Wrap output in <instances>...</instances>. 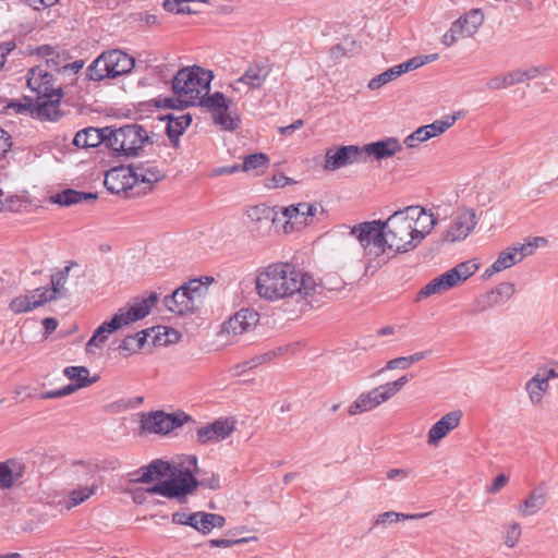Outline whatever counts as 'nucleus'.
<instances>
[{
  "label": "nucleus",
  "instance_id": "nucleus-2",
  "mask_svg": "<svg viewBox=\"0 0 558 558\" xmlns=\"http://www.w3.org/2000/svg\"><path fill=\"white\" fill-rule=\"evenodd\" d=\"M351 235H354L368 258L365 272L371 268L377 269L385 265L391 255L389 240L386 236L384 220H372L357 223L351 228Z\"/></svg>",
  "mask_w": 558,
  "mask_h": 558
},
{
  "label": "nucleus",
  "instance_id": "nucleus-45",
  "mask_svg": "<svg viewBox=\"0 0 558 558\" xmlns=\"http://www.w3.org/2000/svg\"><path fill=\"white\" fill-rule=\"evenodd\" d=\"M457 121L456 116H446L441 120H436L430 124L423 125L425 129L426 135L429 138L438 136L445 133L449 128H451Z\"/></svg>",
  "mask_w": 558,
  "mask_h": 558
},
{
  "label": "nucleus",
  "instance_id": "nucleus-53",
  "mask_svg": "<svg viewBox=\"0 0 558 558\" xmlns=\"http://www.w3.org/2000/svg\"><path fill=\"white\" fill-rule=\"evenodd\" d=\"M427 140H428V137L426 135L425 129L423 126H420L413 133H411L410 135H408L405 137L404 144L409 148H413V147H416L420 143H423Z\"/></svg>",
  "mask_w": 558,
  "mask_h": 558
},
{
  "label": "nucleus",
  "instance_id": "nucleus-5",
  "mask_svg": "<svg viewBox=\"0 0 558 558\" xmlns=\"http://www.w3.org/2000/svg\"><path fill=\"white\" fill-rule=\"evenodd\" d=\"M154 137V132L142 124H125L118 129L112 128L109 147L117 156L136 157L146 145L155 143Z\"/></svg>",
  "mask_w": 558,
  "mask_h": 558
},
{
  "label": "nucleus",
  "instance_id": "nucleus-26",
  "mask_svg": "<svg viewBox=\"0 0 558 558\" xmlns=\"http://www.w3.org/2000/svg\"><path fill=\"white\" fill-rule=\"evenodd\" d=\"M462 412L460 410L451 411L437 421L427 433V444L436 446L439 440L445 438L451 430L460 424Z\"/></svg>",
  "mask_w": 558,
  "mask_h": 558
},
{
  "label": "nucleus",
  "instance_id": "nucleus-43",
  "mask_svg": "<svg viewBox=\"0 0 558 558\" xmlns=\"http://www.w3.org/2000/svg\"><path fill=\"white\" fill-rule=\"evenodd\" d=\"M96 490H97L96 485L78 487V488L72 489L68 494L69 502L66 505V508L71 509L73 507H76V506L83 504L84 501L89 499L93 495H95Z\"/></svg>",
  "mask_w": 558,
  "mask_h": 558
},
{
  "label": "nucleus",
  "instance_id": "nucleus-28",
  "mask_svg": "<svg viewBox=\"0 0 558 558\" xmlns=\"http://www.w3.org/2000/svg\"><path fill=\"white\" fill-rule=\"evenodd\" d=\"M548 488L545 484L537 485L527 497L518 506L517 511L521 517H530L539 512L547 504Z\"/></svg>",
  "mask_w": 558,
  "mask_h": 558
},
{
  "label": "nucleus",
  "instance_id": "nucleus-49",
  "mask_svg": "<svg viewBox=\"0 0 558 558\" xmlns=\"http://www.w3.org/2000/svg\"><path fill=\"white\" fill-rule=\"evenodd\" d=\"M282 218L284 219V233L290 232L293 229V223L299 225V204L290 205L280 209Z\"/></svg>",
  "mask_w": 558,
  "mask_h": 558
},
{
  "label": "nucleus",
  "instance_id": "nucleus-41",
  "mask_svg": "<svg viewBox=\"0 0 558 558\" xmlns=\"http://www.w3.org/2000/svg\"><path fill=\"white\" fill-rule=\"evenodd\" d=\"M155 329H144L135 335L126 336L121 343L119 344V350L126 351L129 353H135L143 348L146 342L147 337L150 332H154Z\"/></svg>",
  "mask_w": 558,
  "mask_h": 558
},
{
  "label": "nucleus",
  "instance_id": "nucleus-32",
  "mask_svg": "<svg viewBox=\"0 0 558 558\" xmlns=\"http://www.w3.org/2000/svg\"><path fill=\"white\" fill-rule=\"evenodd\" d=\"M104 53L113 78L130 72L134 68V59L122 50L113 49Z\"/></svg>",
  "mask_w": 558,
  "mask_h": 558
},
{
  "label": "nucleus",
  "instance_id": "nucleus-13",
  "mask_svg": "<svg viewBox=\"0 0 558 558\" xmlns=\"http://www.w3.org/2000/svg\"><path fill=\"white\" fill-rule=\"evenodd\" d=\"M250 220L251 232L254 236L263 238L269 235L277 217V206L259 204L246 210Z\"/></svg>",
  "mask_w": 558,
  "mask_h": 558
},
{
  "label": "nucleus",
  "instance_id": "nucleus-55",
  "mask_svg": "<svg viewBox=\"0 0 558 558\" xmlns=\"http://www.w3.org/2000/svg\"><path fill=\"white\" fill-rule=\"evenodd\" d=\"M409 381V377L407 375L401 376L395 381L387 383L383 385L384 389L386 390L387 395L391 399L393 396H396L404 385H407Z\"/></svg>",
  "mask_w": 558,
  "mask_h": 558
},
{
  "label": "nucleus",
  "instance_id": "nucleus-64",
  "mask_svg": "<svg viewBox=\"0 0 558 558\" xmlns=\"http://www.w3.org/2000/svg\"><path fill=\"white\" fill-rule=\"evenodd\" d=\"M410 474L408 469H391L386 473L388 480H396L398 477L407 478Z\"/></svg>",
  "mask_w": 558,
  "mask_h": 558
},
{
  "label": "nucleus",
  "instance_id": "nucleus-18",
  "mask_svg": "<svg viewBox=\"0 0 558 558\" xmlns=\"http://www.w3.org/2000/svg\"><path fill=\"white\" fill-rule=\"evenodd\" d=\"M515 292L512 282H501L492 290L481 294L474 301V313H481L497 305H501Z\"/></svg>",
  "mask_w": 558,
  "mask_h": 558
},
{
  "label": "nucleus",
  "instance_id": "nucleus-47",
  "mask_svg": "<svg viewBox=\"0 0 558 558\" xmlns=\"http://www.w3.org/2000/svg\"><path fill=\"white\" fill-rule=\"evenodd\" d=\"M399 76H400L399 70L395 69V66H391L390 69H388V70L384 71L383 73L378 74L377 76L373 77L368 82L367 87L371 90L379 89L381 86L398 78Z\"/></svg>",
  "mask_w": 558,
  "mask_h": 558
},
{
  "label": "nucleus",
  "instance_id": "nucleus-35",
  "mask_svg": "<svg viewBox=\"0 0 558 558\" xmlns=\"http://www.w3.org/2000/svg\"><path fill=\"white\" fill-rule=\"evenodd\" d=\"M407 209H415L414 220V234L418 240V244L425 239V236L432 231L435 227L437 219L434 217L432 213H426V210L421 206H408Z\"/></svg>",
  "mask_w": 558,
  "mask_h": 558
},
{
  "label": "nucleus",
  "instance_id": "nucleus-52",
  "mask_svg": "<svg viewBox=\"0 0 558 558\" xmlns=\"http://www.w3.org/2000/svg\"><path fill=\"white\" fill-rule=\"evenodd\" d=\"M299 216H300V226H306L308 223V219L313 218L317 213V205L311 203H299Z\"/></svg>",
  "mask_w": 558,
  "mask_h": 558
},
{
  "label": "nucleus",
  "instance_id": "nucleus-3",
  "mask_svg": "<svg viewBox=\"0 0 558 558\" xmlns=\"http://www.w3.org/2000/svg\"><path fill=\"white\" fill-rule=\"evenodd\" d=\"M213 77L211 71L199 66L179 70L172 80V89L178 96V101L185 107L199 106L209 95Z\"/></svg>",
  "mask_w": 558,
  "mask_h": 558
},
{
  "label": "nucleus",
  "instance_id": "nucleus-48",
  "mask_svg": "<svg viewBox=\"0 0 558 558\" xmlns=\"http://www.w3.org/2000/svg\"><path fill=\"white\" fill-rule=\"evenodd\" d=\"M269 158L267 155L263 153L252 154L244 158L243 163L241 165L242 171L257 170L259 168H264L268 165Z\"/></svg>",
  "mask_w": 558,
  "mask_h": 558
},
{
  "label": "nucleus",
  "instance_id": "nucleus-9",
  "mask_svg": "<svg viewBox=\"0 0 558 558\" xmlns=\"http://www.w3.org/2000/svg\"><path fill=\"white\" fill-rule=\"evenodd\" d=\"M546 243L547 240L542 236L533 238L526 243H514L499 253L497 259L485 269L483 278L488 279L495 274L512 267L522 262L526 256L533 255L541 244L544 245Z\"/></svg>",
  "mask_w": 558,
  "mask_h": 558
},
{
  "label": "nucleus",
  "instance_id": "nucleus-4",
  "mask_svg": "<svg viewBox=\"0 0 558 558\" xmlns=\"http://www.w3.org/2000/svg\"><path fill=\"white\" fill-rule=\"evenodd\" d=\"M415 213V209H407L405 207L395 211L384 220L386 236L389 240V251H391L392 256L410 252L418 245L413 227Z\"/></svg>",
  "mask_w": 558,
  "mask_h": 558
},
{
  "label": "nucleus",
  "instance_id": "nucleus-51",
  "mask_svg": "<svg viewBox=\"0 0 558 558\" xmlns=\"http://www.w3.org/2000/svg\"><path fill=\"white\" fill-rule=\"evenodd\" d=\"M546 71L547 69L542 66H531L529 69L513 70L517 84L523 83L529 80H534L537 76L544 74Z\"/></svg>",
  "mask_w": 558,
  "mask_h": 558
},
{
  "label": "nucleus",
  "instance_id": "nucleus-63",
  "mask_svg": "<svg viewBox=\"0 0 558 558\" xmlns=\"http://www.w3.org/2000/svg\"><path fill=\"white\" fill-rule=\"evenodd\" d=\"M137 21L144 22L147 26H154L159 23L158 16L151 13H138Z\"/></svg>",
  "mask_w": 558,
  "mask_h": 558
},
{
  "label": "nucleus",
  "instance_id": "nucleus-17",
  "mask_svg": "<svg viewBox=\"0 0 558 558\" xmlns=\"http://www.w3.org/2000/svg\"><path fill=\"white\" fill-rule=\"evenodd\" d=\"M362 157V148L354 145L328 148L325 155L324 168L327 171H335L352 165L353 162L360 160Z\"/></svg>",
  "mask_w": 558,
  "mask_h": 558
},
{
  "label": "nucleus",
  "instance_id": "nucleus-7",
  "mask_svg": "<svg viewBox=\"0 0 558 558\" xmlns=\"http://www.w3.org/2000/svg\"><path fill=\"white\" fill-rule=\"evenodd\" d=\"M480 264L476 259H470L456 265L453 268L439 275L425 284L417 293L416 301L427 299L435 294H442L452 288L458 287L460 283L466 281L473 276Z\"/></svg>",
  "mask_w": 558,
  "mask_h": 558
},
{
  "label": "nucleus",
  "instance_id": "nucleus-57",
  "mask_svg": "<svg viewBox=\"0 0 558 558\" xmlns=\"http://www.w3.org/2000/svg\"><path fill=\"white\" fill-rule=\"evenodd\" d=\"M210 517V513L208 512H203L201 511V517L198 519V529L197 531L204 535H207L211 532V522H210V519L208 518Z\"/></svg>",
  "mask_w": 558,
  "mask_h": 558
},
{
  "label": "nucleus",
  "instance_id": "nucleus-29",
  "mask_svg": "<svg viewBox=\"0 0 558 558\" xmlns=\"http://www.w3.org/2000/svg\"><path fill=\"white\" fill-rule=\"evenodd\" d=\"M257 312L248 308H242L227 323L223 324V331L232 335H242L254 327L258 322Z\"/></svg>",
  "mask_w": 558,
  "mask_h": 558
},
{
  "label": "nucleus",
  "instance_id": "nucleus-54",
  "mask_svg": "<svg viewBox=\"0 0 558 558\" xmlns=\"http://www.w3.org/2000/svg\"><path fill=\"white\" fill-rule=\"evenodd\" d=\"M423 64H425V60H423L422 57H413L405 62L395 65V69H398L400 75H402L409 71L418 69Z\"/></svg>",
  "mask_w": 558,
  "mask_h": 558
},
{
  "label": "nucleus",
  "instance_id": "nucleus-62",
  "mask_svg": "<svg viewBox=\"0 0 558 558\" xmlns=\"http://www.w3.org/2000/svg\"><path fill=\"white\" fill-rule=\"evenodd\" d=\"M504 78L501 77V75H496V76H493L490 77L487 82H486V86L489 90H499V89H505L504 87Z\"/></svg>",
  "mask_w": 558,
  "mask_h": 558
},
{
  "label": "nucleus",
  "instance_id": "nucleus-37",
  "mask_svg": "<svg viewBox=\"0 0 558 558\" xmlns=\"http://www.w3.org/2000/svg\"><path fill=\"white\" fill-rule=\"evenodd\" d=\"M121 317L113 316L109 322H104L94 332L92 338L88 340L86 344L87 352H93V348H100L108 339V336L119 328Z\"/></svg>",
  "mask_w": 558,
  "mask_h": 558
},
{
  "label": "nucleus",
  "instance_id": "nucleus-22",
  "mask_svg": "<svg viewBox=\"0 0 558 558\" xmlns=\"http://www.w3.org/2000/svg\"><path fill=\"white\" fill-rule=\"evenodd\" d=\"M62 96L63 93L59 92L56 95L37 97L36 105L32 111L33 116L40 121L57 122L63 116V112L60 110Z\"/></svg>",
  "mask_w": 558,
  "mask_h": 558
},
{
  "label": "nucleus",
  "instance_id": "nucleus-25",
  "mask_svg": "<svg viewBox=\"0 0 558 558\" xmlns=\"http://www.w3.org/2000/svg\"><path fill=\"white\" fill-rule=\"evenodd\" d=\"M71 270V266H65L63 269L57 271L51 276V288H39L33 291V298L39 296L41 298V302L47 303L49 301L58 300L66 294V289L64 288L69 274Z\"/></svg>",
  "mask_w": 558,
  "mask_h": 558
},
{
  "label": "nucleus",
  "instance_id": "nucleus-46",
  "mask_svg": "<svg viewBox=\"0 0 558 558\" xmlns=\"http://www.w3.org/2000/svg\"><path fill=\"white\" fill-rule=\"evenodd\" d=\"M504 544L508 548H513L519 543L521 534H522V527L520 523L512 522L505 524L504 526Z\"/></svg>",
  "mask_w": 558,
  "mask_h": 558
},
{
  "label": "nucleus",
  "instance_id": "nucleus-24",
  "mask_svg": "<svg viewBox=\"0 0 558 558\" xmlns=\"http://www.w3.org/2000/svg\"><path fill=\"white\" fill-rule=\"evenodd\" d=\"M105 186L113 194L126 192L134 189L133 173L131 166H121L110 169L105 175Z\"/></svg>",
  "mask_w": 558,
  "mask_h": 558
},
{
  "label": "nucleus",
  "instance_id": "nucleus-40",
  "mask_svg": "<svg viewBox=\"0 0 558 558\" xmlns=\"http://www.w3.org/2000/svg\"><path fill=\"white\" fill-rule=\"evenodd\" d=\"M86 76L89 81L96 82L104 78H113L104 52L87 68Z\"/></svg>",
  "mask_w": 558,
  "mask_h": 558
},
{
  "label": "nucleus",
  "instance_id": "nucleus-1",
  "mask_svg": "<svg viewBox=\"0 0 558 558\" xmlns=\"http://www.w3.org/2000/svg\"><path fill=\"white\" fill-rule=\"evenodd\" d=\"M315 279L289 263H275L262 270L256 278L257 294L267 301L295 296L296 302L311 303L317 291Z\"/></svg>",
  "mask_w": 558,
  "mask_h": 558
},
{
  "label": "nucleus",
  "instance_id": "nucleus-30",
  "mask_svg": "<svg viewBox=\"0 0 558 558\" xmlns=\"http://www.w3.org/2000/svg\"><path fill=\"white\" fill-rule=\"evenodd\" d=\"M363 155L374 156L375 159L381 160L392 157L396 153L402 150V145L396 137H386L384 140L366 144L362 147Z\"/></svg>",
  "mask_w": 558,
  "mask_h": 558
},
{
  "label": "nucleus",
  "instance_id": "nucleus-8",
  "mask_svg": "<svg viewBox=\"0 0 558 558\" xmlns=\"http://www.w3.org/2000/svg\"><path fill=\"white\" fill-rule=\"evenodd\" d=\"M207 287L199 279H193L173 291L171 295L165 298L163 303L168 311L186 315L193 313L205 295Z\"/></svg>",
  "mask_w": 558,
  "mask_h": 558
},
{
  "label": "nucleus",
  "instance_id": "nucleus-21",
  "mask_svg": "<svg viewBox=\"0 0 558 558\" xmlns=\"http://www.w3.org/2000/svg\"><path fill=\"white\" fill-rule=\"evenodd\" d=\"M27 86L36 93L37 97L51 96L62 92L61 86L54 87L52 73L44 69L43 64L28 71Z\"/></svg>",
  "mask_w": 558,
  "mask_h": 558
},
{
  "label": "nucleus",
  "instance_id": "nucleus-16",
  "mask_svg": "<svg viewBox=\"0 0 558 558\" xmlns=\"http://www.w3.org/2000/svg\"><path fill=\"white\" fill-rule=\"evenodd\" d=\"M130 166L132 168L133 182H135V185H143V193L153 191L155 184L165 179V172L159 169L156 161H140Z\"/></svg>",
  "mask_w": 558,
  "mask_h": 558
},
{
  "label": "nucleus",
  "instance_id": "nucleus-59",
  "mask_svg": "<svg viewBox=\"0 0 558 558\" xmlns=\"http://www.w3.org/2000/svg\"><path fill=\"white\" fill-rule=\"evenodd\" d=\"M245 542V539H227V538H216V539H209L208 541V545L210 547H222V548H227V547H231L232 545H235V544H241Z\"/></svg>",
  "mask_w": 558,
  "mask_h": 558
},
{
  "label": "nucleus",
  "instance_id": "nucleus-36",
  "mask_svg": "<svg viewBox=\"0 0 558 558\" xmlns=\"http://www.w3.org/2000/svg\"><path fill=\"white\" fill-rule=\"evenodd\" d=\"M97 194L92 192H81L72 189L63 190L50 197V201L53 204H58L60 206H72L78 203L84 202H93L97 199Z\"/></svg>",
  "mask_w": 558,
  "mask_h": 558
},
{
  "label": "nucleus",
  "instance_id": "nucleus-60",
  "mask_svg": "<svg viewBox=\"0 0 558 558\" xmlns=\"http://www.w3.org/2000/svg\"><path fill=\"white\" fill-rule=\"evenodd\" d=\"M509 482V477L506 474H499L493 482L492 486L488 488L490 494H497L500 492Z\"/></svg>",
  "mask_w": 558,
  "mask_h": 558
},
{
  "label": "nucleus",
  "instance_id": "nucleus-39",
  "mask_svg": "<svg viewBox=\"0 0 558 558\" xmlns=\"http://www.w3.org/2000/svg\"><path fill=\"white\" fill-rule=\"evenodd\" d=\"M428 514L429 512L408 514L395 511H387L379 513L378 515L375 517L372 529L377 525L396 523L400 520H420L427 517Z\"/></svg>",
  "mask_w": 558,
  "mask_h": 558
},
{
  "label": "nucleus",
  "instance_id": "nucleus-15",
  "mask_svg": "<svg viewBox=\"0 0 558 558\" xmlns=\"http://www.w3.org/2000/svg\"><path fill=\"white\" fill-rule=\"evenodd\" d=\"M476 223L474 210L466 208L460 209L449 228L442 232L441 239L444 242L450 243L464 240L475 228Z\"/></svg>",
  "mask_w": 558,
  "mask_h": 558
},
{
  "label": "nucleus",
  "instance_id": "nucleus-33",
  "mask_svg": "<svg viewBox=\"0 0 558 558\" xmlns=\"http://www.w3.org/2000/svg\"><path fill=\"white\" fill-rule=\"evenodd\" d=\"M160 120L166 121V133L173 146L178 147L180 136L192 122V116L190 113H182L178 117L168 114Z\"/></svg>",
  "mask_w": 558,
  "mask_h": 558
},
{
  "label": "nucleus",
  "instance_id": "nucleus-38",
  "mask_svg": "<svg viewBox=\"0 0 558 558\" xmlns=\"http://www.w3.org/2000/svg\"><path fill=\"white\" fill-rule=\"evenodd\" d=\"M548 388L549 384L547 378L542 376L541 371H538V373L525 384V390L533 404L541 403L543 396L548 390Z\"/></svg>",
  "mask_w": 558,
  "mask_h": 558
},
{
  "label": "nucleus",
  "instance_id": "nucleus-50",
  "mask_svg": "<svg viewBox=\"0 0 558 558\" xmlns=\"http://www.w3.org/2000/svg\"><path fill=\"white\" fill-rule=\"evenodd\" d=\"M275 355H276V353L274 351H268L263 354L256 355V356L250 359L248 361H245L244 363L238 365L236 368L238 369L241 368V371H239L238 373L251 371L259 365H263L266 362H269L270 360H272Z\"/></svg>",
  "mask_w": 558,
  "mask_h": 558
},
{
  "label": "nucleus",
  "instance_id": "nucleus-34",
  "mask_svg": "<svg viewBox=\"0 0 558 558\" xmlns=\"http://www.w3.org/2000/svg\"><path fill=\"white\" fill-rule=\"evenodd\" d=\"M179 469L180 463L178 466H173L167 461L154 460L147 466L141 469L142 474L136 481L141 483H149L153 480L171 475L172 472L178 473Z\"/></svg>",
  "mask_w": 558,
  "mask_h": 558
},
{
  "label": "nucleus",
  "instance_id": "nucleus-6",
  "mask_svg": "<svg viewBox=\"0 0 558 558\" xmlns=\"http://www.w3.org/2000/svg\"><path fill=\"white\" fill-rule=\"evenodd\" d=\"M194 473H198L196 456L184 457L178 473L172 472L171 478L159 482V495L180 498L191 494L198 486Z\"/></svg>",
  "mask_w": 558,
  "mask_h": 558
},
{
  "label": "nucleus",
  "instance_id": "nucleus-31",
  "mask_svg": "<svg viewBox=\"0 0 558 558\" xmlns=\"http://www.w3.org/2000/svg\"><path fill=\"white\" fill-rule=\"evenodd\" d=\"M25 465L19 460L0 462V489H10L23 477Z\"/></svg>",
  "mask_w": 558,
  "mask_h": 558
},
{
  "label": "nucleus",
  "instance_id": "nucleus-10",
  "mask_svg": "<svg viewBox=\"0 0 558 558\" xmlns=\"http://www.w3.org/2000/svg\"><path fill=\"white\" fill-rule=\"evenodd\" d=\"M232 100L226 98L220 92L208 95L201 101V107L205 108L213 118V121L223 131H234L240 125V117L232 110Z\"/></svg>",
  "mask_w": 558,
  "mask_h": 558
},
{
  "label": "nucleus",
  "instance_id": "nucleus-27",
  "mask_svg": "<svg viewBox=\"0 0 558 558\" xmlns=\"http://www.w3.org/2000/svg\"><path fill=\"white\" fill-rule=\"evenodd\" d=\"M112 134V126L102 129L88 126L78 131L74 138L73 145L78 148H93L106 142L109 146V137Z\"/></svg>",
  "mask_w": 558,
  "mask_h": 558
},
{
  "label": "nucleus",
  "instance_id": "nucleus-20",
  "mask_svg": "<svg viewBox=\"0 0 558 558\" xmlns=\"http://www.w3.org/2000/svg\"><path fill=\"white\" fill-rule=\"evenodd\" d=\"M158 302V294L151 292L147 298L135 299L132 304L119 311L114 316H120V325L126 326L146 317Z\"/></svg>",
  "mask_w": 558,
  "mask_h": 558
},
{
  "label": "nucleus",
  "instance_id": "nucleus-11",
  "mask_svg": "<svg viewBox=\"0 0 558 558\" xmlns=\"http://www.w3.org/2000/svg\"><path fill=\"white\" fill-rule=\"evenodd\" d=\"M483 23V12L480 9H471L451 23L449 29L441 37V44L446 47H451L460 38L473 37Z\"/></svg>",
  "mask_w": 558,
  "mask_h": 558
},
{
  "label": "nucleus",
  "instance_id": "nucleus-56",
  "mask_svg": "<svg viewBox=\"0 0 558 558\" xmlns=\"http://www.w3.org/2000/svg\"><path fill=\"white\" fill-rule=\"evenodd\" d=\"M410 367L409 361L407 356H400L392 360H389L386 363V366L381 368L378 373L384 371H392V369H408Z\"/></svg>",
  "mask_w": 558,
  "mask_h": 558
},
{
  "label": "nucleus",
  "instance_id": "nucleus-23",
  "mask_svg": "<svg viewBox=\"0 0 558 558\" xmlns=\"http://www.w3.org/2000/svg\"><path fill=\"white\" fill-rule=\"evenodd\" d=\"M390 398L384 389L383 385L361 393L357 399L349 407L348 413L350 415H356L364 412H368L379 407Z\"/></svg>",
  "mask_w": 558,
  "mask_h": 558
},
{
  "label": "nucleus",
  "instance_id": "nucleus-61",
  "mask_svg": "<svg viewBox=\"0 0 558 558\" xmlns=\"http://www.w3.org/2000/svg\"><path fill=\"white\" fill-rule=\"evenodd\" d=\"M11 136L8 132L0 128V158L4 156V154L11 147Z\"/></svg>",
  "mask_w": 558,
  "mask_h": 558
},
{
  "label": "nucleus",
  "instance_id": "nucleus-19",
  "mask_svg": "<svg viewBox=\"0 0 558 558\" xmlns=\"http://www.w3.org/2000/svg\"><path fill=\"white\" fill-rule=\"evenodd\" d=\"M234 430V420L218 418L211 424L202 426L197 429V442L201 445H206L208 442H219L228 438Z\"/></svg>",
  "mask_w": 558,
  "mask_h": 558
},
{
  "label": "nucleus",
  "instance_id": "nucleus-12",
  "mask_svg": "<svg viewBox=\"0 0 558 558\" xmlns=\"http://www.w3.org/2000/svg\"><path fill=\"white\" fill-rule=\"evenodd\" d=\"M271 72V65L268 61H254L250 63L244 73L231 84L236 93L247 94L251 89H257L263 86Z\"/></svg>",
  "mask_w": 558,
  "mask_h": 558
},
{
  "label": "nucleus",
  "instance_id": "nucleus-42",
  "mask_svg": "<svg viewBox=\"0 0 558 558\" xmlns=\"http://www.w3.org/2000/svg\"><path fill=\"white\" fill-rule=\"evenodd\" d=\"M43 304H44V302H41V298H39V296L33 298V294L31 296L20 295V296L14 298L10 302V310L16 314H21V313L32 311Z\"/></svg>",
  "mask_w": 558,
  "mask_h": 558
},
{
  "label": "nucleus",
  "instance_id": "nucleus-14",
  "mask_svg": "<svg viewBox=\"0 0 558 558\" xmlns=\"http://www.w3.org/2000/svg\"><path fill=\"white\" fill-rule=\"evenodd\" d=\"M190 420L191 417L183 412L166 414L160 411L144 416L142 426L145 430L150 433L168 434Z\"/></svg>",
  "mask_w": 558,
  "mask_h": 558
},
{
  "label": "nucleus",
  "instance_id": "nucleus-44",
  "mask_svg": "<svg viewBox=\"0 0 558 558\" xmlns=\"http://www.w3.org/2000/svg\"><path fill=\"white\" fill-rule=\"evenodd\" d=\"M63 374L70 379L76 381L75 384L85 383L84 387L94 384L98 377L89 378V371L85 366H68L64 368Z\"/></svg>",
  "mask_w": 558,
  "mask_h": 558
},
{
  "label": "nucleus",
  "instance_id": "nucleus-58",
  "mask_svg": "<svg viewBox=\"0 0 558 558\" xmlns=\"http://www.w3.org/2000/svg\"><path fill=\"white\" fill-rule=\"evenodd\" d=\"M43 66H44V69H47V71L48 70L57 71V72L62 71L61 59H60L59 53L54 52L53 56H50L49 58H47L45 65H43Z\"/></svg>",
  "mask_w": 558,
  "mask_h": 558
}]
</instances>
